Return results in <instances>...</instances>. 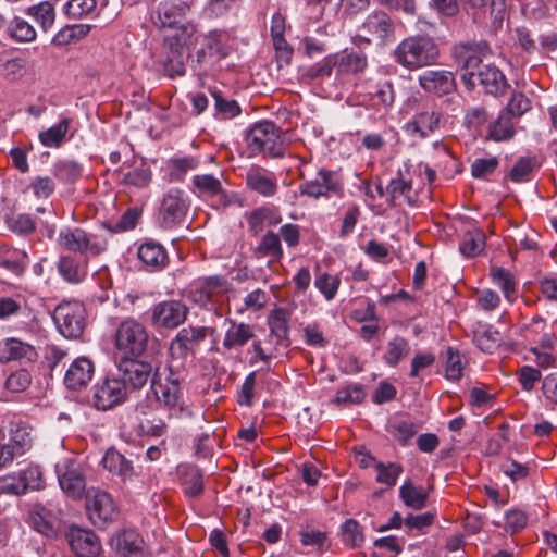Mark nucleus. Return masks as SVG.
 <instances>
[{
  "label": "nucleus",
  "instance_id": "1",
  "mask_svg": "<svg viewBox=\"0 0 557 557\" xmlns=\"http://www.w3.org/2000/svg\"><path fill=\"white\" fill-rule=\"evenodd\" d=\"M440 49L426 35H414L403 39L394 49L393 58L404 69L413 71L436 63Z\"/></svg>",
  "mask_w": 557,
  "mask_h": 557
},
{
  "label": "nucleus",
  "instance_id": "2",
  "mask_svg": "<svg viewBox=\"0 0 557 557\" xmlns=\"http://www.w3.org/2000/svg\"><path fill=\"white\" fill-rule=\"evenodd\" d=\"M182 375L168 374L164 381L157 374L151 379V393L156 399V408H164L170 417L187 418L194 414L191 408L185 403L180 387Z\"/></svg>",
  "mask_w": 557,
  "mask_h": 557
},
{
  "label": "nucleus",
  "instance_id": "3",
  "mask_svg": "<svg viewBox=\"0 0 557 557\" xmlns=\"http://www.w3.org/2000/svg\"><path fill=\"white\" fill-rule=\"evenodd\" d=\"M61 248L79 253L85 260L106 251L107 239L98 234L88 233L81 227H63L58 236Z\"/></svg>",
  "mask_w": 557,
  "mask_h": 557
},
{
  "label": "nucleus",
  "instance_id": "4",
  "mask_svg": "<svg viewBox=\"0 0 557 557\" xmlns=\"http://www.w3.org/2000/svg\"><path fill=\"white\" fill-rule=\"evenodd\" d=\"M32 446L30 429L21 421L11 422L0 437V469L10 466Z\"/></svg>",
  "mask_w": 557,
  "mask_h": 557
},
{
  "label": "nucleus",
  "instance_id": "5",
  "mask_svg": "<svg viewBox=\"0 0 557 557\" xmlns=\"http://www.w3.org/2000/svg\"><path fill=\"white\" fill-rule=\"evenodd\" d=\"M246 141L252 153H262L272 158H280L284 153L283 139L273 122L256 123L247 134Z\"/></svg>",
  "mask_w": 557,
  "mask_h": 557
},
{
  "label": "nucleus",
  "instance_id": "6",
  "mask_svg": "<svg viewBox=\"0 0 557 557\" xmlns=\"http://www.w3.org/2000/svg\"><path fill=\"white\" fill-rule=\"evenodd\" d=\"M454 59L457 65L465 71L461 78L469 88L475 87V74L480 64L491 54L486 41L459 44L454 47Z\"/></svg>",
  "mask_w": 557,
  "mask_h": 557
},
{
  "label": "nucleus",
  "instance_id": "7",
  "mask_svg": "<svg viewBox=\"0 0 557 557\" xmlns=\"http://www.w3.org/2000/svg\"><path fill=\"white\" fill-rule=\"evenodd\" d=\"M148 332L134 319L122 321L115 333V346L126 358H136L147 348Z\"/></svg>",
  "mask_w": 557,
  "mask_h": 557
},
{
  "label": "nucleus",
  "instance_id": "8",
  "mask_svg": "<svg viewBox=\"0 0 557 557\" xmlns=\"http://www.w3.org/2000/svg\"><path fill=\"white\" fill-rule=\"evenodd\" d=\"M127 385L116 376H107L97 382L91 389V404L97 410L107 411L120 406L127 399Z\"/></svg>",
  "mask_w": 557,
  "mask_h": 557
},
{
  "label": "nucleus",
  "instance_id": "9",
  "mask_svg": "<svg viewBox=\"0 0 557 557\" xmlns=\"http://www.w3.org/2000/svg\"><path fill=\"white\" fill-rule=\"evenodd\" d=\"M53 321L58 331L66 338L82 335L85 326V308L78 300L63 301L54 309Z\"/></svg>",
  "mask_w": 557,
  "mask_h": 557
},
{
  "label": "nucleus",
  "instance_id": "10",
  "mask_svg": "<svg viewBox=\"0 0 557 557\" xmlns=\"http://www.w3.org/2000/svg\"><path fill=\"white\" fill-rule=\"evenodd\" d=\"M86 510L90 521L98 528H104L119 517L117 506L112 496L101 490H89L86 496Z\"/></svg>",
  "mask_w": 557,
  "mask_h": 557
},
{
  "label": "nucleus",
  "instance_id": "11",
  "mask_svg": "<svg viewBox=\"0 0 557 557\" xmlns=\"http://www.w3.org/2000/svg\"><path fill=\"white\" fill-rule=\"evenodd\" d=\"M176 28L181 33L178 35L177 42L175 45H171V55L160 60L164 73L170 77L184 75L185 65L182 59L183 46L193 45L198 40L194 39V36L197 33L195 24L190 22H182Z\"/></svg>",
  "mask_w": 557,
  "mask_h": 557
},
{
  "label": "nucleus",
  "instance_id": "12",
  "mask_svg": "<svg viewBox=\"0 0 557 557\" xmlns=\"http://www.w3.org/2000/svg\"><path fill=\"white\" fill-rule=\"evenodd\" d=\"M200 45L201 47L197 51V62L203 65L205 71L226 58L231 51L227 36L220 30H210L203 35Z\"/></svg>",
  "mask_w": 557,
  "mask_h": 557
},
{
  "label": "nucleus",
  "instance_id": "13",
  "mask_svg": "<svg viewBox=\"0 0 557 557\" xmlns=\"http://www.w3.org/2000/svg\"><path fill=\"white\" fill-rule=\"evenodd\" d=\"M357 37L366 42L376 41L383 45L393 39L394 24L386 13L374 12L358 28Z\"/></svg>",
  "mask_w": 557,
  "mask_h": 557
},
{
  "label": "nucleus",
  "instance_id": "14",
  "mask_svg": "<svg viewBox=\"0 0 557 557\" xmlns=\"http://www.w3.org/2000/svg\"><path fill=\"white\" fill-rule=\"evenodd\" d=\"M190 4L183 0H161L158 2L151 20L159 28H176L186 18Z\"/></svg>",
  "mask_w": 557,
  "mask_h": 557
},
{
  "label": "nucleus",
  "instance_id": "15",
  "mask_svg": "<svg viewBox=\"0 0 557 557\" xmlns=\"http://www.w3.org/2000/svg\"><path fill=\"white\" fill-rule=\"evenodd\" d=\"M55 472L61 490L70 497L81 498L86 488L85 478L77 462L64 459L57 463Z\"/></svg>",
  "mask_w": 557,
  "mask_h": 557
},
{
  "label": "nucleus",
  "instance_id": "16",
  "mask_svg": "<svg viewBox=\"0 0 557 557\" xmlns=\"http://www.w3.org/2000/svg\"><path fill=\"white\" fill-rule=\"evenodd\" d=\"M187 201L180 189H170L163 197L160 208V223L164 228H172L184 222Z\"/></svg>",
  "mask_w": 557,
  "mask_h": 557
},
{
  "label": "nucleus",
  "instance_id": "17",
  "mask_svg": "<svg viewBox=\"0 0 557 557\" xmlns=\"http://www.w3.org/2000/svg\"><path fill=\"white\" fill-rule=\"evenodd\" d=\"M225 281L220 276H209L194 282L188 289V299L208 310L214 308L215 298L223 290Z\"/></svg>",
  "mask_w": 557,
  "mask_h": 557
},
{
  "label": "nucleus",
  "instance_id": "18",
  "mask_svg": "<svg viewBox=\"0 0 557 557\" xmlns=\"http://www.w3.org/2000/svg\"><path fill=\"white\" fill-rule=\"evenodd\" d=\"M187 310L178 300L161 301L151 310V322L156 327L175 329L186 320Z\"/></svg>",
  "mask_w": 557,
  "mask_h": 557
},
{
  "label": "nucleus",
  "instance_id": "19",
  "mask_svg": "<svg viewBox=\"0 0 557 557\" xmlns=\"http://www.w3.org/2000/svg\"><path fill=\"white\" fill-rule=\"evenodd\" d=\"M67 540L77 557H95L100 553V541L90 530L73 527L69 530Z\"/></svg>",
  "mask_w": 557,
  "mask_h": 557
},
{
  "label": "nucleus",
  "instance_id": "20",
  "mask_svg": "<svg viewBox=\"0 0 557 557\" xmlns=\"http://www.w3.org/2000/svg\"><path fill=\"white\" fill-rule=\"evenodd\" d=\"M94 373L95 366L92 361L84 356L77 357L65 371L64 385L72 391L84 388L91 381Z\"/></svg>",
  "mask_w": 557,
  "mask_h": 557
},
{
  "label": "nucleus",
  "instance_id": "21",
  "mask_svg": "<svg viewBox=\"0 0 557 557\" xmlns=\"http://www.w3.org/2000/svg\"><path fill=\"white\" fill-rule=\"evenodd\" d=\"M420 87L438 96L447 95L455 89V77L446 70H426L418 77Z\"/></svg>",
  "mask_w": 557,
  "mask_h": 557
},
{
  "label": "nucleus",
  "instance_id": "22",
  "mask_svg": "<svg viewBox=\"0 0 557 557\" xmlns=\"http://www.w3.org/2000/svg\"><path fill=\"white\" fill-rule=\"evenodd\" d=\"M341 185L336 175L327 170H320L315 178L300 186V194L312 198L329 197L339 190Z\"/></svg>",
  "mask_w": 557,
  "mask_h": 557
},
{
  "label": "nucleus",
  "instance_id": "23",
  "mask_svg": "<svg viewBox=\"0 0 557 557\" xmlns=\"http://www.w3.org/2000/svg\"><path fill=\"white\" fill-rule=\"evenodd\" d=\"M441 121V114L431 110H422L407 121L403 129L411 137L425 138L434 133Z\"/></svg>",
  "mask_w": 557,
  "mask_h": 557
},
{
  "label": "nucleus",
  "instance_id": "24",
  "mask_svg": "<svg viewBox=\"0 0 557 557\" xmlns=\"http://www.w3.org/2000/svg\"><path fill=\"white\" fill-rule=\"evenodd\" d=\"M247 187L262 197H272L276 194L277 182L274 173L261 168H251L246 173Z\"/></svg>",
  "mask_w": 557,
  "mask_h": 557
},
{
  "label": "nucleus",
  "instance_id": "25",
  "mask_svg": "<svg viewBox=\"0 0 557 557\" xmlns=\"http://www.w3.org/2000/svg\"><path fill=\"white\" fill-rule=\"evenodd\" d=\"M35 348L16 337L0 341V361H33L36 358Z\"/></svg>",
  "mask_w": 557,
  "mask_h": 557
},
{
  "label": "nucleus",
  "instance_id": "26",
  "mask_svg": "<svg viewBox=\"0 0 557 557\" xmlns=\"http://www.w3.org/2000/svg\"><path fill=\"white\" fill-rule=\"evenodd\" d=\"M111 545L123 557H148L141 536L134 530H124L111 540Z\"/></svg>",
  "mask_w": 557,
  "mask_h": 557
},
{
  "label": "nucleus",
  "instance_id": "27",
  "mask_svg": "<svg viewBox=\"0 0 557 557\" xmlns=\"http://www.w3.org/2000/svg\"><path fill=\"white\" fill-rule=\"evenodd\" d=\"M121 380L134 388L143 387L151 377L153 368L150 363L135 359L125 360L119 368Z\"/></svg>",
  "mask_w": 557,
  "mask_h": 557
},
{
  "label": "nucleus",
  "instance_id": "28",
  "mask_svg": "<svg viewBox=\"0 0 557 557\" xmlns=\"http://www.w3.org/2000/svg\"><path fill=\"white\" fill-rule=\"evenodd\" d=\"M253 338L255 329L251 324L228 320V327L225 331L222 347L228 351L239 350Z\"/></svg>",
  "mask_w": 557,
  "mask_h": 557
},
{
  "label": "nucleus",
  "instance_id": "29",
  "mask_svg": "<svg viewBox=\"0 0 557 557\" xmlns=\"http://www.w3.org/2000/svg\"><path fill=\"white\" fill-rule=\"evenodd\" d=\"M137 257L150 271L163 269L168 261V255L163 246L153 240L143 243L137 249Z\"/></svg>",
  "mask_w": 557,
  "mask_h": 557
},
{
  "label": "nucleus",
  "instance_id": "30",
  "mask_svg": "<svg viewBox=\"0 0 557 557\" xmlns=\"http://www.w3.org/2000/svg\"><path fill=\"white\" fill-rule=\"evenodd\" d=\"M484 88L487 94L498 95L507 86L505 75L495 65L485 64L475 74V82Z\"/></svg>",
  "mask_w": 557,
  "mask_h": 557
},
{
  "label": "nucleus",
  "instance_id": "31",
  "mask_svg": "<svg viewBox=\"0 0 557 557\" xmlns=\"http://www.w3.org/2000/svg\"><path fill=\"white\" fill-rule=\"evenodd\" d=\"M268 325L270 329V337L275 339L276 345L282 347L288 346V313L286 310L278 308L269 314Z\"/></svg>",
  "mask_w": 557,
  "mask_h": 557
},
{
  "label": "nucleus",
  "instance_id": "32",
  "mask_svg": "<svg viewBox=\"0 0 557 557\" xmlns=\"http://www.w3.org/2000/svg\"><path fill=\"white\" fill-rule=\"evenodd\" d=\"M473 341L484 352H493L502 343L500 333L490 324L478 323L473 330Z\"/></svg>",
  "mask_w": 557,
  "mask_h": 557
},
{
  "label": "nucleus",
  "instance_id": "33",
  "mask_svg": "<svg viewBox=\"0 0 557 557\" xmlns=\"http://www.w3.org/2000/svg\"><path fill=\"white\" fill-rule=\"evenodd\" d=\"M399 497L407 507L420 510L425 507L429 493L423 486L406 480L399 487Z\"/></svg>",
  "mask_w": 557,
  "mask_h": 557
},
{
  "label": "nucleus",
  "instance_id": "34",
  "mask_svg": "<svg viewBox=\"0 0 557 557\" xmlns=\"http://www.w3.org/2000/svg\"><path fill=\"white\" fill-rule=\"evenodd\" d=\"M5 25L8 36L16 42H33L37 37L35 27L21 16L12 17Z\"/></svg>",
  "mask_w": 557,
  "mask_h": 557
},
{
  "label": "nucleus",
  "instance_id": "35",
  "mask_svg": "<svg viewBox=\"0 0 557 557\" xmlns=\"http://www.w3.org/2000/svg\"><path fill=\"white\" fill-rule=\"evenodd\" d=\"M25 13L33 17L42 32L47 33L55 22V9L51 1H41L28 7Z\"/></svg>",
  "mask_w": 557,
  "mask_h": 557
},
{
  "label": "nucleus",
  "instance_id": "36",
  "mask_svg": "<svg viewBox=\"0 0 557 557\" xmlns=\"http://www.w3.org/2000/svg\"><path fill=\"white\" fill-rule=\"evenodd\" d=\"M103 468L117 475L123 481L129 479L133 473L131 462L119 451L109 449L102 458Z\"/></svg>",
  "mask_w": 557,
  "mask_h": 557
},
{
  "label": "nucleus",
  "instance_id": "37",
  "mask_svg": "<svg viewBox=\"0 0 557 557\" xmlns=\"http://www.w3.org/2000/svg\"><path fill=\"white\" fill-rule=\"evenodd\" d=\"M71 120L67 117L62 119L59 123L52 125L46 131L39 133L38 138L40 144L47 148H58L65 140L70 129Z\"/></svg>",
  "mask_w": 557,
  "mask_h": 557
},
{
  "label": "nucleus",
  "instance_id": "38",
  "mask_svg": "<svg viewBox=\"0 0 557 557\" xmlns=\"http://www.w3.org/2000/svg\"><path fill=\"white\" fill-rule=\"evenodd\" d=\"M276 346L273 337L269 336V338L264 341L253 338L252 345L248 349V354L250 355L249 363L255 366L261 361L268 364L271 359L276 356Z\"/></svg>",
  "mask_w": 557,
  "mask_h": 557
},
{
  "label": "nucleus",
  "instance_id": "39",
  "mask_svg": "<svg viewBox=\"0 0 557 557\" xmlns=\"http://www.w3.org/2000/svg\"><path fill=\"white\" fill-rule=\"evenodd\" d=\"M59 274L71 284L81 283L85 277V270L72 256H61L58 262Z\"/></svg>",
  "mask_w": 557,
  "mask_h": 557
},
{
  "label": "nucleus",
  "instance_id": "40",
  "mask_svg": "<svg viewBox=\"0 0 557 557\" xmlns=\"http://www.w3.org/2000/svg\"><path fill=\"white\" fill-rule=\"evenodd\" d=\"M190 354V350L183 347L182 344H177L174 341L171 342L169 347V361L166 369L169 373L173 375L184 376L186 369V361Z\"/></svg>",
  "mask_w": 557,
  "mask_h": 557
},
{
  "label": "nucleus",
  "instance_id": "41",
  "mask_svg": "<svg viewBox=\"0 0 557 557\" xmlns=\"http://www.w3.org/2000/svg\"><path fill=\"white\" fill-rule=\"evenodd\" d=\"M27 253L17 249H13L7 246L0 247V267L8 271L20 274L22 273Z\"/></svg>",
  "mask_w": 557,
  "mask_h": 557
},
{
  "label": "nucleus",
  "instance_id": "42",
  "mask_svg": "<svg viewBox=\"0 0 557 557\" xmlns=\"http://www.w3.org/2000/svg\"><path fill=\"white\" fill-rule=\"evenodd\" d=\"M410 351V345L407 339L400 336L392 338L383 355L384 362L389 367H396Z\"/></svg>",
  "mask_w": 557,
  "mask_h": 557
},
{
  "label": "nucleus",
  "instance_id": "43",
  "mask_svg": "<svg viewBox=\"0 0 557 557\" xmlns=\"http://www.w3.org/2000/svg\"><path fill=\"white\" fill-rule=\"evenodd\" d=\"M334 58L339 73H358L368 65L367 57L363 52L351 51Z\"/></svg>",
  "mask_w": 557,
  "mask_h": 557
},
{
  "label": "nucleus",
  "instance_id": "44",
  "mask_svg": "<svg viewBox=\"0 0 557 557\" xmlns=\"http://www.w3.org/2000/svg\"><path fill=\"white\" fill-rule=\"evenodd\" d=\"M491 275L493 283L502 289L504 297L509 302H512L516 299L517 293V284L512 274L503 268H493Z\"/></svg>",
  "mask_w": 557,
  "mask_h": 557
},
{
  "label": "nucleus",
  "instance_id": "45",
  "mask_svg": "<svg viewBox=\"0 0 557 557\" xmlns=\"http://www.w3.org/2000/svg\"><path fill=\"white\" fill-rule=\"evenodd\" d=\"M89 30L90 26L87 24L65 26L53 36L52 42L57 46H65L86 37Z\"/></svg>",
  "mask_w": 557,
  "mask_h": 557
},
{
  "label": "nucleus",
  "instance_id": "46",
  "mask_svg": "<svg viewBox=\"0 0 557 557\" xmlns=\"http://www.w3.org/2000/svg\"><path fill=\"white\" fill-rule=\"evenodd\" d=\"M513 134V124L508 113L502 112L497 120L490 125L488 136L495 141L508 140Z\"/></svg>",
  "mask_w": 557,
  "mask_h": 557
},
{
  "label": "nucleus",
  "instance_id": "47",
  "mask_svg": "<svg viewBox=\"0 0 557 557\" xmlns=\"http://www.w3.org/2000/svg\"><path fill=\"white\" fill-rule=\"evenodd\" d=\"M485 246V236L481 231L467 232L459 246L460 252L466 257H473L480 253Z\"/></svg>",
  "mask_w": 557,
  "mask_h": 557
},
{
  "label": "nucleus",
  "instance_id": "48",
  "mask_svg": "<svg viewBox=\"0 0 557 557\" xmlns=\"http://www.w3.org/2000/svg\"><path fill=\"white\" fill-rule=\"evenodd\" d=\"M257 252L261 256H269L274 260H278L283 256L280 235L274 232H268L261 238Z\"/></svg>",
  "mask_w": 557,
  "mask_h": 557
},
{
  "label": "nucleus",
  "instance_id": "49",
  "mask_svg": "<svg viewBox=\"0 0 557 557\" xmlns=\"http://www.w3.org/2000/svg\"><path fill=\"white\" fill-rule=\"evenodd\" d=\"M96 5V0H69L63 5V12L69 18L79 20L90 15Z\"/></svg>",
  "mask_w": 557,
  "mask_h": 557
},
{
  "label": "nucleus",
  "instance_id": "50",
  "mask_svg": "<svg viewBox=\"0 0 557 557\" xmlns=\"http://www.w3.org/2000/svg\"><path fill=\"white\" fill-rule=\"evenodd\" d=\"M412 183L410 180L405 178L401 171H398L397 176L392 178L386 186V195H388L392 201L396 200L400 196H404L409 202L411 201Z\"/></svg>",
  "mask_w": 557,
  "mask_h": 557
},
{
  "label": "nucleus",
  "instance_id": "51",
  "mask_svg": "<svg viewBox=\"0 0 557 557\" xmlns=\"http://www.w3.org/2000/svg\"><path fill=\"white\" fill-rule=\"evenodd\" d=\"M151 171L147 166L141 165L124 172L122 182L127 186L145 188L151 182Z\"/></svg>",
  "mask_w": 557,
  "mask_h": 557
},
{
  "label": "nucleus",
  "instance_id": "52",
  "mask_svg": "<svg viewBox=\"0 0 557 557\" xmlns=\"http://www.w3.org/2000/svg\"><path fill=\"white\" fill-rule=\"evenodd\" d=\"M314 286L326 301H332L341 286V280L336 275L322 273L314 280Z\"/></svg>",
  "mask_w": 557,
  "mask_h": 557
},
{
  "label": "nucleus",
  "instance_id": "53",
  "mask_svg": "<svg viewBox=\"0 0 557 557\" xmlns=\"http://www.w3.org/2000/svg\"><path fill=\"white\" fill-rule=\"evenodd\" d=\"M463 371V360L458 350L448 347L445 356V376L448 380L457 381Z\"/></svg>",
  "mask_w": 557,
  "mask_h": 557
},
{
  "label": "nucleus",
  "instance_id": "54",
  "mask_svg": "<svg viewBox=\"0 0 557 557\" xmlns=\"http://www.w3.org/2000/svg\"><path fill=\"white\" fill-rule=\"evenodd\" d=\"M364 398V392L360 384H351L339 388L333 399L336 405H355Z\"/></svg>",
  "mask_w": 557,
  "mask_h": 557
},
{
  "label": "nucleus",
  "instance_id": "55",
  "mask_svg": "<svg viewBox=\"0 0 557 557\" xmlns=\"http://www.w3.org/2000/svg\"><path fill=\"white\" fill-rule=\"evenodd\" d=\"M24 306V298L21 295L0 296V320L5 321L17 317Z\"/></svg>",
  "mask_w": 557,
  "mask_h": 557
},
{
  "label": "nucleus",
  "instance_id": "56",
  "mask_svg": "<svg viewBox=\"0 0 557 557\" xmlns=\"http://www.w3.org/2000/svg\"><path fill=\"white\" fill-rule=\"evenodd\" d=\"M376 481L381 484H385L387 486H394L397 482L398 476L403 472L401 466L389 462L387 465L377 463L376 465Z\"/></svg>",
  "mask_w": 557,
  "mask_h": 557
},
{
  "label": "nucleus",
  "instance_id": "57",
  "mask_svg": "<svg viewBox=\"0 0 557 557\" xmlns=\"http://www.w3.org/2000/svg\"><path fill=\"white\" fill-rule=\"evenodd\" d=\"M24 485V492L27 490H40L44 487L42 472L38 466H29L18 473Z\"/></svg>",
  "mask_w": 557,
  "mask_h": 557
},
{
  "label": "nucleus",
  "instance_id": "58",
  "mask_svg": "<svg viewBox=\"0 0 557 557\" xmlns=\"http://www.w3.org/2000/svg\"><path fill=\"white\" fill-rule=\"evenodd\" d=\"M343 539L346 545L357 547L363 542L361 528L356 520L348 519L342 524Z\"/></svg>",
  "mask_w": 557,
  "mask_h": 557
},
{
  "label": "nucleus",
  "instance_id": "59",
  "mask_svg": "<svg viewBox=\"0 0 557 557\" xmlns=\"http://www.w3.org/2000/svg\"><path fill=\"white\" fill-rule=\"evenodd\" d=\"M498 166L496 157L478 158L471 164V174L475 178H485L493 174Z\"/></svg>",
  "mask_w": 557,
  "mask_h": 557
},
{
  "label": "nucleus",
  "instance_id": "60",
  "mask_svg": "<svg viewBox=\"0 0 557 557\" xmlns=\"http://www.w3.org/2000/svg\"><path fill=\"white\" fill-rule=\"evenodd\" d=\"M206 337V331L203 327H184L182 329L176 336L174 337V342L177 344H182L183 347H186L191 351V345L195 342L202 341Z\"/></svg>",
  "mask_w": 557,
  "mask_h": 557
},
{
  "label": "nucleus",
  "instance_id": "61",
  "mask_svg": "<svg viewBox=\"0 0 557 557\" xmlns=\"http://www.w3.org/2000/svg\"><path fill=\"white\" fill-rule=\"evenodd\" d=\"M214 108L221 119H232L239 114L240 109L235 100H227L219 92H213Z\"/></svg>",
  "mask_w": 557,
  "mask_h": 557
},
{
  "label": "nucleus",
  "instance_id": "62",
  "mask_svg": "<svg viewBox=\"0 0 557 557\" xmlns=\"http://www.w3.org/2000/svg\"><path fill=\"white\" fill-rule=\"evenodd\" d=\"M268 302V295L262 289H255L247 294L243 299V307L237 309L238 313L246 311H257L263 308Z\"/></svg>",
  "mask_w": 557,
  "mask_h": 557
},
{
  "label": "nucleus",
  "instance_id": "63",
  "mask_svg": "<svg viewBox=\"0 0 557 557\" xmlns=\"http://www.w3.org/2000/svg\"><path fill=\"white\" fill-rule=\"evenodd\" d=\"M24 485L16 473L0 478V495L18 496L24 494Z\"/></svg>",
  "mask_w": 557,
  "mask_h": 557
},
{
  "label": "nucleus",
  "instance_id": "64",
  "mask_svg": "<svg viewBox=\"0 0 557 557\" xmlns=\"http://www.w3.org/2000/svg\"><path fill=\"white\" fill-rule=\"evenodd\" d=\"M8 227L17 234H29L35 231V222L27 214H17L7 220Z\"/></svg>",
  "mask_w": 557,
  "mask_h": 557
}]
</instances>
